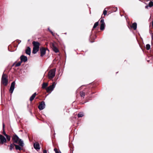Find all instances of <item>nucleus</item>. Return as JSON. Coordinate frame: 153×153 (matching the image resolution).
Instances as JSON below:
<instances>
[{
  "label": "nucleus",
  "mask_w": 153,
  "mask_h": 153,
  "mask_svg": "<svg viewBox=\"0 0 153 153\" xmlns=\"http://www.w3.org/2000/svg\"><path fill=\"white\" fill-rule=\"evenodd\" d=\"M33 45V48L32 53L35 54L39 51L40 46V43L38 42L33 41L32 42Z\"/></svg>",
  "instance_id": "f257e3e1"
},
{
  "label": "nucleus",
  "mask_w": 153,
  "mask_h": 153,
  "mask_svg": "<svg viewBox=\"0 0 153 153\" xmlns=\"http://www.w3.org/2000/svg\"><path fill=\"white\" fill-rule=\"evenodd\" d=\"M56 70L55 68L50 70L48 73V77L50 79H52L55 76Z\"/></svg>",
  "instance_id": "f03ea898"
},
{
  "label": "nucleus",
  "mask_w": 153,
  "mask_h": 153,
  "mask_svg": "<svg viewBox=\"0 0 153 153\" xmlns=\"http://www.w3.org/2000/svg\"><path fill=\"white\" fill-rule=\"evenodd\" d=\"M18 144H19V145L14 144V145L15 146L16 149V150H23V147L24 145L23 141L20 140Z\"/></svg>",
  "instance_id": "7ed1b4c3"
},
{
  "label": "nucleus",
  "mask_w": 153,
  "mask_h": 153,
  "mask_svg": "<svg viewBox=\"0 0 153 153\" xmlns=\"http://www.w3.org/2000/svg\"><path fill=\"white\" fill-rule=\"evenodd\" d=\"M56 84L55 82L53 83L51 85H50L46 88V91L48 93H51L55 88Z\"/></svg>",
  "instance_id": "20e7f679"
},
{
  "label": "nucleus",
  "mask_w": 153,
  "mask_h": 153,
  "mask_svg": "<svg viewBox=\"0 0 153 153\" xmlns=\"http://www.w3.org/2000/svg\"><path fill=\"white\" fill-rule=\"evenodd\" d=\"M1 82L2 83L5 85H6L8 82V80L7 79V76L4 74H3L2 76Z\"/></svg>",
  "instance_id": "39448f33"
},
{
  "label": "nucleus",
  "mask_w": 153,
  "mask_h": 153,
  "mask_svg": "<svg viewBox=\"0 0 153 153\" xmlns=\"http://www.w3.org/2000/svg\"><path fill=\"white\" fill-rule=\"evenodd\" d=\"M12 140L14 143H18L20 141L22 140L21 139H19L18 136L16 135L13 136L12 138Z\"/></svg>",
  "instance_id": "423d86ee"
},
{
  "label": "nucleus",
  "mask_w": 153,
  "mask_h": 153,
  "mask_svg": "<svg viewBox=\"0 0 153 153\" xmlns=\"http://www.w3.org/2000/svg\"><path fill=\"white\" fill-rule=\"evenodd\" d=\"M15 81L13 82L11 84L10 89L9 90V92L12 94L14 91L15 88Z\"/></svg>",
  "instance_id": "0eeeda50"
},
{
  "label": "nucleus",
  "mask_w": 153,
  "mask_h": 153,
  "mask_svg": "<svg viewBox=\"0 0 153 153\" xmlns=\"http://www.w3.org/2000/svg\"><path fill=\"white\" fill-rule=\"evenodd\" d=\"M45 102L44 101H42L40 103L38 106V108L40 110H42L45 108Z\"/></svg>",
  "instance_id": "6e6552de"
},
{
  "label": "nucleus",
  "mask_w": 153,
  "mask_h": 153,
  "mask_svg": "<svg viewBox=\"0 0 153 153\" xmlns=\"http://www.w3.org/2000/svg\"><path fill=\"white\" fill-rule=\"evenodd\" d=\"M7 140L4 137L1 135H0V143L3 144L6 142Z\"/></svg>",
  "instance_id": "1a4fd4ad"
},
{
  "label": "nucleus",
  "mask_w": 153,
  "mask_h": 153,
  "mask_svg": "<svg viewBox=\"0 0 153 153\" xmlns=\"http://www.w3.org/2000/svg\"><path fill=\"white\" fill-rule=\"evenodd\" d=\"M40 50L41 53L40 56L41 57H42L45 54L46 50L45 48H40Z\"/></svg>",
  "instance_id": "9d476101"
},
{
  "label": "nucleus",
  "mask_w": 153,
  "mask_h": 153,
  "mask_svg": "<svg viewBox=\"0 0 153 153\" xmlns=\"http://www.w3.org/2000/svg\"><path fill=\"white\" fill-rule=\"evenodd\" d=\"M21 62H25L27 61V56L22 55L20 57Z\"/></svg>",
  "instance_id": "9b49d317"
},
{
  "label": "nucleus",
  "mask_w": 153,
  "mask_h": 153,
  "mask_svg": "<svg viewBox=\"0 0 153 153\" xmlns=\"http://www.w3.org/2000/svg\"><path fill=\"white\" fill-rule=\"evenodd\" d=\"M52 48L53 50L55 52L57 53L59 52V51L58 49L56 47L55 45L53 43L52 45Z\"/></svg>",
  "instance_id": "f8f14e48"
},
{
  "label": "nucleus",
  "mask_w": 153,
  "mask_h": 153,
  "mask_svg": "<svg viewBox=\"0 0 153 153\" xmlns=\"http://www.w3.org/2000/svg\"><path fill=\"white\" fill-rule=\"evenodd\" d=\"M34 147L36 150H39L40 149L39 144L37 142L34 144Z\"/></svg>",
  "instance_id": "ddd939ff"
},
{
  "label": "nucleus",
  "mask_w": 153,
  "mask_h": 153,
  "mask_svg": "<svg viewBox=\"0 0 153 153\" xmlns=\"http://www.w3.org/2000/svg\"><path fill=\"white\" fill-rule=\"evenodd\" d=\"M131 27L133 28L134 30H136L137 27V24L136 22H134L132 24Z\"/></svg>",
  "instance_id": "4468645a"
},
{
  "label": "nucleus",
  "mask_w": 153,
  "mask_h": 153,
  "mask_svg": "<svg viewBox=\"0 0 153 153\" xmlns=\"http://www.w3.org/2000/svg\"><path fill=\"white\" fill-rule=\"evenodd\" d=\"M36 95V93H34L30 97V101H32L34 99Z\"/></svg>",
  "instance_id": "2eb2a0df"
},
{
  "label": "nucleus",
  "mask_w": 153,
  "mask_h": 153,
  "mask_svg": "<svg viewBox=\"0 0 153 153\" xmlns=\"http://www.w3.org/2000/svg\"><path fill=\"white\" fill-rule=\"evenodd\" d=\"M48 85V83H47L44 82L42 84V87L43 89L46 88V87Z\"/></svg>",
  "instance_id": "dca6fc26"
},
{
  "label": "nucleus",
  "mask_w": 153,
  "mask_h": 153,
  "mask_svg": "<svg viewBox=\"0 0 153 153\" xmlns=\"http://www.w3.org/2000/svg\"><path fill=\"white\" fill-rule=\"evenodd\" d=\"M105 24L101 23L100 25V29L101 30H104L105 28Z\"/></svg>",
  "instance_id": "f3484780"
},
{
  "label": "nucleus",
  "mask_w": 153,
  "mask_h": 153,
  "mask_svg": "<svg viewBox=\"0 0 153 153\" xmlns=\"http://www.w3.org/2000/svg\"><path fill=\"white\" fill-rule=\"evenodd\" d=\"M14 145H13V144H10V145L9 146V150H10V151H11L12 150V149L13 148H14Z\"/></svg>",
  "instance_id": "a211bd4d"
},
{
  "label": "nucleus",
  "mask_w": 153,
  "mask_h": 153,
  "mask_svg": "<svg viewBox=\"0 0 153 153\" xmlns=\"http://www.w3.org/2000/svg\"><path fill=\"white\" fill-rule=\"evenodd\" d=\"M21 63H22V62H21V61H20V62H18L16 64H15V63H14V65H15V66L16 67H18V66H19L21 65Z\"/></svg>",
  "instance_id": "6ab92c4d"
},
{
  "label": "nucleus",
  "mask_w": 153,
  "mask_h": 153,
  "mask_svg": "<svg viewBox=\"0 0 153 153\" xmlns=\"http://www.w3.org/2000/svg\"><path fill=\"white\" fill-rule=\"evenodd\" d=\"M5 125L4 123H3V134L6 136L7 134H6L4 131V128Z\"/></svg>",
  "instance_id": "aec40b11"
},
{
  "label": "nucleus",
  "mask_w": 153,
  "mask_h": 153,
  "mask_svg": "<svg viewBox=\"0 0 153 153\" xmlns=\"http://www.w3.org/2000/svg\"><path fill=\"white\" fill-rule=\"evenodd\" d=\"M77 116L78 117H82L84 115L82 112H80L78 114Z\"/></svg>",
  "instance_id": "412c9836"
},
{
  "label": "nucleus",
  "mask_w": 153,
  "mask_h": 153,
  "mask_svg": "<svg viewBox=\"0 0 153 153\" xmlns=\"http://www.w3.org/2000/svg\"><path fill=\"white\" fill-rule=\"evenodd\" d=\"M99 24L98 22H96L94 24L93 27V29L95 28L97 26H98Z\"/></svg>",
  "instance_id": "4be33fe9"
},
{
  "label": "nucleus",
  "mask_w": 153,
  "mask_h": 153,
  "mask_svg": "<svg viewBox=\"0 0 153 153\" xmlns=\"http://www.w3.org/2000/svg\"><path fill=\"white\" fill-rule=\"evenodd\" d=\"M153 6V2L150 1L149 4V6L150 7H151Z\"/></svg>",
  "instance_id": "5701e85b"
},
{
  "label": "nucleus",
  "mask_w": 153,
  "mask_h": 153,
  "mask_svg": "<svg viewBox=\"0 0 153 153\" xmlns=\"http://www.w3.org/2000/svg\"><path fill=\"white\" fill-rule=\"evenodd\" d=\"M146 48L147 50H149L150 48V45L149 44H147L146 45Z\"/></svg>",
  "instance_id": "b1692460"
},
{
  "label": "nucleus",
  "mask_w": 153,
  "mask_h": 153,
  "mask_svg": "<svg viewBox=\"0 0 153 153\" xmlns=\"http://www.w3.org/2000/svg\"><path fill=\"white\" fill-rule=\"evenodd\" d=\"M54 150L56 153H61L60 151H58L56 148H55L54 149Z\"/></svg>",
  "instance_id": "393cba45"
},
{
  "label": "nucleus",
  "mask_w": 153,
  "mask_h": 153,
  "mask_svg": "<svg viewBox=\"0 0 153 153\" xmlns=\"http://www.w3.org/2000/svg\"><path fill=\"white\" fill-rule=\"evenodd\" d=\"M80 95L82 97H84L85 96V93L82 91H81L80 92Z\"/></svg>",
  "instance_id": "a878e982"
},
{
  "label": "nucleus",
  "mask_w": 153,
  "mask_h": 153,
  "mask_svg": "<svg viewBox=\"0 0 153 153\" xmlns=\"http://www.w3.org/2000/svg\"><path fill=\"white\" fill-rule=\"evenodd\" d=\"M6 138L7 139V140H8V141H9L10 140V136L7 135L6 136Z\"/></svg>",
  "instance_id": "bb28decb"
},
{
  "label": "nucleus",
  "mask_w": 153,
  "mask_h": 153,
  "mask_svg": "<svg viewBox=\"0 0 153 153\" xmlns=\"http://www.w3.org/2000/svg\"><path fill=\"white\" fill-rule=\"evenodd\" d=\"M26 53L27 54L29 55V47H27V48L26 50Z\"/></svg>",
  "instance_id": "cd10ccee"
},
{
  "label": "nucleus",
  "mask_w": 153,
  "mask_h": 153,
  "mask_svg": "<svg viewBox=\"0 0 153 153\" xmlns=\"http://www.w3.org/2000/svg\"><path fill=\"white\" fill-rule=\"evenodd\" d=\"M105 9L103 11V14L104 15H105L106 14H107V11L106 10H105Z\"/></svg>",
  "instance_id": "c85d7f7f"
},
{
  "label": "nucleus",
  "mask_w": 153,
  "mask_h": 153,
  "mask_svg": "<svg viewBox=\"0 0 153 153\" xmlns=\"http://www.w3.org/2000/svg\"><path fill=\"white\" fill-rule=\"evenodd\" d=\"M100 22L101 23H103V24H105L104 20L103 19H101L100 21Z\"/></svg>",
  "instance_id": "c756f323"
},
{
  "label": "nucleus",
  "mask_w": 153,
  "mask_h": 153,
  "mask_svg": "<svg viewBox=\"0 0 153 153\" xmlns=\"http://www.w3.org/2000/svg\"><path fill=\"white\" fill-rule=\"evenodd\" d=\"M50 32L52 34V35H53V36H54L55 34L52 31H51V32Z\"/></svg>",
  "instance_id": "7c9ffc66"
},
{
  "label": "nucleus",
  "mask_w": 153,
  "mask_h": 153,
  "mask_svg": "<svg viewBox=\"0 0 153 153\" xmlns=\"http://www.w3.org/2000/svg\"><path fill=\"white\" fill-rule=\"evenodd\" d=\"M43 153H47V151L46 150H44L43 151Z\"/></svg>",
  "instance_id": "2f4dec72"
},
{
  "label": "nucleus",
  "mask_w": 153,
  "mask_h": 153,
  "mask_svg": "<svg viewBox=\"0 0 153 153\" xmlns=\"http://www.w3.org/2000/svg\"><path fill=\"white\" fill-rule=\"evenodd\" d=\"M29 56H30V48H29Z\"/></svg>",
  "instance_id": "473e14b6"
},
{
  "label": "nucleus",
  "mask_w": 153,
  "mask_h": 153,
  "mask_svg": "<svg viewBox=\"0 0 153 153\" xmlns=\"http://www.w3.org/2000/svg\"><path fill=\"white\" fill-rule=\"evenodd\" d=\"M148 7H149V5H148H148L146 6H145V8H148Z\"/></svg>",
  "instance_id": "72a5a7b5"
},
{
  "label": "nucleus",
  "mask_w": 153,
  "mask_h": 153,
  "mask_svg": "<svg viewBox=\"0 0 153 153\" xmlns=\"http://www.w3.org/2000/svg\"><path fill=\"white\" fill-rule=\"evenodd\" d=\"M48 30L50 32H51V31L49 28H48Z\"/></svg>",
  "instance_id": "f704fd0d"
}]
</instances>
